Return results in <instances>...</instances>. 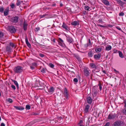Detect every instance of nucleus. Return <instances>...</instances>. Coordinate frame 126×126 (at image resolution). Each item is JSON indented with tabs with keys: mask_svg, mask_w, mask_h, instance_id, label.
<instances>
[{
	"mask_svg": "<svg viewBox=\"0 0 126 126\" xmlns=\"http://www.w3.org/2000/svg\"><path fill=\"white\" fill-rule=\"evenodd\" d=\"M84 75L87 78H89L91 71L87 67H85L83 70Z\"/></svg>",
	"mask_w": 126,
	"mask_h": 126,
	"instance_id": "f03ea898",
	"label": "nucleus"
},
{
	"mask_svg": "<svg viewBox=\"0 0 126 126\" xmlns=\"http://www.w3.org/2000/svg\"><path fill=\"white\" fill-rule=\"evenodd\" d=\"M102 71L104 73V74H106V71L105 70H102Z\"/></svg>",
	"mask_w": 126,
	"mask_h": 126,
	"instance_id": "680f3d73",
	"label": "nucleus"
},
{
	"mask_svg": "<svg viewBox=\"0 0 126 126\" xmlns=\"http://www.w3.org/2000/svg\"><path fill=\"white\" fill-rule=\"evenodd\" d=\"M118 53L120 57L121 58H123L124 57V56L121 51H119Z\"/></svg>",
	"mask_w": 126,
	"mask_h": 126,
	"instance_id": "cd10ccee",
	"label": "nucleus"
},
{
	"mask_svg": "<svg viewBox=\"0 0 126 126\" xmlns=\"http://www.w3.org/2000/svg\"><path fill=\"white\" fill-rule=\"evenodd\" d=\"M123 125V122L120 121H116L113 124V126H120Z\"/></svg>",
	"mask_w": 126,
	"mask_h": 126,
	"instance_id": "20e7f679",
	"label": "nucleus"
},
{
	"mask_svg": "<svg viewBox=\"0 0 126 126\" xmlns=\"http://www.w3.org/2000/svg\"><path fill=\"white\" fill-rule=\"evenodd\" d=\"M11 8L12 9H13L15 7V4L13 3H11L10 5Z\"/></svg>",
	"mask_w": 126,
	"mask_h": 126,
	"instance_id": "473e14b6",
	"label": "nucleus"
},
{
	"mask_svg": "<svg viewBox=\"0 0 126 126\" xmlns=\"http://www.w3.org/2000/svg\"><path fill=\"white\" fill-rule=\"evenodd\" d=\"M1 126H5V124L3 123H1Z\"/></svg>",
	"mask_w": 126,
	"mask_h": 126,
	"instance_id": "052dcab7",
	"label": "nucleus"
},
{
	"mask_svg": "<svg viewBox=\"0 0 126 126\" xmlns=\"http://www.w3.org/2000/svg\"><path fill=\"white\" fill-rule=\"evenodd\" d=\"M39 56L40 57H44L45 55L44 54H39Z\"/></svg>",
	"mask_w": 126,
	"mask_h": 126,
	"instance_id": "4d7b16f0",
	"label": "nucleus"
},
{
	"mask_svg": "<svg viewBox=\"0 0 126 126\" xmlns=\"http://www.w3.org/2000/svg\"><path fill=\"white\" fill-rule=\"evenodd\" d=\"M46 71V69L44 68H42L41 70V72L43 73H45Z\"/></svg>",
	"mask_w": 126,
	"mask_h": 126,
	"instance_id": "e433bc0d",
	"label": "nucleus"
},
{
	"mask_svg": "<svg viewBox=\"0 0 126 126\" xmlns=\"http://www.w3.org/2000/svg\"><path fill=\"white\" fill-rule=\"evenodd\" d=\"M91 45V40L90 39H88V46H90Z\"/></svg>",
	"mask_w": 126,
	"mask_h": 126,
	"instance_id": "3c124183",
	"label": "nucleus"
},
{
	"mask_svg": "<svg viewBox=\"0 0 126 126\" xmlns=\"http://www.w3.org/2000/svg\"><path fill=\"white\" fill-rule=\"evenodd\" d=\"M14 107L16 109L19 110H22L24 109V108L22 107L21 106H14Z\"/></svg>",
	"mask_w": 126,
	"mask_h": 126,
	"instance_id": "aec40b11",
	"label": "nucleus"
},
{
	"mask_svg": "<svg viewBox=\"0 0 126 126\" xmlns=\"http://www.w3.org/2000/svg\"><path fill=\"white\" fill-rule=\"evenodd\" d=\"M32 65L35 66H37V63H36L34 62L32 63Z\"/></svg>",
	"mask_w": 126,
	"mask_h": 126,
	"instance_id": "603ef678",
	"label": "nucleus"
},
{
	"mask_svg": "<svg viewBox=\"0 0 126 126\" xmlns=\"http://www.w3.org/2000/svg\"><path fill=\"white\" fill-rule=\"evenodd\" d=\"M74 56L79 61H80L81 60V58L78 55L76 54H74Z\"/></svg>",
	"mask_w": 126,
	"mask_h": 126,
	"instance_id": "b1692460",
	"label": "nucleus"
},
{
	"mask_svg": "<svg viewBox=\"0 0 126 126\" xmlns=\"http://www.w3.org/2000/svg\"><path fill=\"white\" fill-rule=\"evenodd\" d=\"M14 71L16 73H21L23 70V66H17L15 67L14 69Z\"/></svg>",
	"mask_w": 126,
	"mask_h": 126,
	"instance_id": "f257e3e1",
	"label": "nucleus"
},
{
	"mask_svg": "<svg viewBox=\"0 0 126 126\" xmlns=\"http://www.w3.org/2000/svg\"><path fill=\"white\" fill-rule=\"evenodd\" d=\"M54 43H55V39L54 38L53 39V40H52Z\"/></svg>",
	"mask_w": 126,
	"mask_h": 126,
	"instance_id": "0e129e2a",
	"label": "nucleus"
},
{
	"mask_svg": "<svg viewBox=\"0 0 126 126\" xmlns=\"http://www.w3.org/2000/svg\"><path fill=\"white\" fill-rule=\"evenodd\" d=\"M90 107V106L89 105L87 104L85 106V109L84 110V112L85 113H86L88 112V109H89Z\"/></svg>",
	"mask_w": 126,
	"mask_h": 126,
	"instance_id": "412c9836",
	"label": "nucleus"
},
{
	"mask_svg": "<svg viewBox=\"0 0 126 126\" xmlns=\"http://www.w3.org/2000/svg\"><path fill=\"white\" fill-rule=\"evenodd\" d=\"M124 15V13L123 12L120 13L119 14V16H123Z\"/></svg>",
	"mask_w": 126,
	"mask_h": 126,
	"instance_id": "8fccbe9b",
	"label": "nucleus"
},
{
	"mask_svg": "<svg viewBox=\"0 0 126 126\" xmlns=\"http://www.w3.org/2000/svg\"><path fill=\"white\" fill-rule=\"evenodd\" d=\"M97 26H99L101 27L105 28V27H106L105 26H103V25H100V24H97Z\"/></svg>",
	"mask_w": 126,
	"mask_h": 126,
	"instance_id": "79ce46f5",
	"label": "nucleus"
},
{
	"mask_svg": "<svg viewBox=\"0 0 126 126\" xmlns=\"http://www.w3.org/2000/svg\"><path fill=\"white\" fill-rule=\"evenodd\" d=\"M98 21H99V23L103 22V21L102 20L101 18L99 19L98 20Z\"/></svg>",
	"mask_w": 126,
	"mask_h": 126,
	"instance_id": "864d4df0",
	"label": "nucleus"
},
{
	"mask_svg": "<svg viewBox=\"0 0 126 126\" xmlns=\"http://www.w3.org/2000/svg\"><path fill=\"white\" fill-rule=\"evenodd\" d=\"M102 49V48L101 47H97L95 48V51L97 52H100Z\"/></svg>",
	"mask_w": 126,
	"mask_h": 126,
	"instance_id": "5701e85b",
	"label": "nucleus"
},
{
	"mask_svg": "<svg viewBox=\"0 0 126 126\" xmlns=\"http://www.w3.org/2000/svg\"><path fill=\"white\" fill-rule=\"evenodd\" d=\"M20 59L21 60H23V59L21 58H20Z\"/></svg>",
	"mask_w": 126,
	"mask_h": 126,
	"instance_id": "774afa93",
	"label": "nucleus"
},
{
	"mask_svg": "<svg viewBox=\"0 0 126 126\" xmlns=\"http://www.w3.org/2000/svg\"><path fill=\"white\" fill-rule=\"evenodd\" d=\"M63 90L64 96L66 99H67L68 98L67 89L65 87L63 89Z\"/></svg>",
	"mask_w": 126,
	"mask_h": 126,
	"instance_id": "9d476101",
	"label": "nucleus"
},
{
	"mask_svg": "<svg viewBox=\"0 0 126 126\" xmlns=\"http://www.w3.org/2000/svg\"><path fill=\"white\" fill-rule=\"evenodd\" d=\"M58 40H59L58 41L59 44L61 46H63L64 44L63 41L60 38H59Z\"/></svg>",
	"mask_w": 126,
	"mask_h": 126,
	"instance_id": "ddd939ff",
	"label": "nucleus"
},
{
	"mask_svg": "<svg viewBox=\"0 0 126 126\" xmlns=\"http://www.w3.org/2000/svg\"><path fill=\"white\" fill-rule=\"evenodd\" d=\"M7 101L10 102V103H12L13 102V101L12 99L11 98H8L7 99Z\"/></svg>",
	"mask_w": 126,
	"mask_h": 126,
	"instance_id": "a19ab883",
	"label": "nucleus"
},
{
	"mask_svg": "<svg viewBox=\"0 0 126 126\" xmlns=\"http://www.w3.org/2000/svg\"><path fill=\"white\" fill-rule=\"evenodd\" d=\"M30 68H31V69L32 70H33V69H34L35 68L34 67L32 66H30Z\"/></svg>",
	"mask_w": 126,
	"mask_h": 126,
	"instance_id": "13d9d810",
	"label": "nucleus"
},
{
	"mask_svg": "<svg viewBox=\"0 0 126 126\" xmlns=\"http://www.w3.org/2000/svg\"><path fill=\"white\" fill-rule=\"evenodd\" d=\"M9 7H7L5 9L4 11V16H6L8 15L9 11Z\"/></svg>",
	"mask_w": 126,
	"mask_h": 126,
	"instance_id": "6e6552de",
	"label": "nucleus"
},
{
	"mask_svg": "<svg viewBox=\"0 0 126 126\" xmlns=\"http://www.w3.org/2000/svg\"><path fill=\"white\" fill-rule=\"evenodd\" d=\"M48 66L52 68H53L54 67V65L51 63H49V64Z\"/></svg>",
	"mask_w": 126,
	"mask_h": 126,
	"instance_id": "f704fd0d",
	"label": "nucleus"
},
{
	"mask_svg": "<svg viewBox=\"0 0 126 126\" xmlns=\"http://www.w3.org/2000/svg\"><path fill=\"white\" fill-rule=\"evenodd\" d=\"M92 96L93 99H94V97H95L97 94L96 90L94 88H93L92 89Z\"/></svg>",
	"mask_w": 126,
	"mask_h": 126,
	"instance_id": "f8f14e48",
	"label": "nucleus"
},
{
	"mask_svg": "<svg viewBox=\"0 0 126 126\" xmlns=\"http://www.w3.org/2000/svg\"><path fill=\"white\" fill-rule=\"evenodd\" d=\"M92 99L90 97H87L86 98V101L87 103L89 104H91L92 101Z\"/></svg>",
	"mask_w": 126,
	"mask_h": 126,
	"instance_id": "9b49d317",
	"label": "nucleus"
},
{
	"mask_svg": "<svg viewBox=\"0 0 126 126\" xmlns=\"http://www.w3.org/2000/svg\"><path fill=\"white\" fill-rule=\"evenodd\" d=\"M123 113L126 115V108L124 109L123 110Z\"/></svg>",
	"mask_w": 126,
	"mask_h": 126,
	"instance_id": "de8ad7c7",
	"label": "nucleus"
},
{
	"mask_svg": "<svg viewBox=\"0 0 126 126\" xmlns=\"http://www.w3.org/2000/svg\"><path fill=\"white\" fill-rule=\"evenodd\" d=\"M25 42L28 47L29 48H30L31 47V44L28 41V39L27 37L26 36V37Z\"/></svg>",
	"mask_w": 126,
	"mask_h": 126,
	"instance_id": "4468645a",
	"label": "nucleus"
},
{
	"mask_svg": "<svg viewBox=\"0 0 126 126\" xmlns=\"http://www.w3.org/2000/svg\"><path fill=\"white\" fill-rule=\"evenodd\" d=\"M10 45L12 47H15V44L13 43H10Z\"/></svg>",
	"mask_w": 126,
	"mask_h": 126,
	"instance_id": "72a5a7b5",
	"label": "nucleus"
},
{
	"mask_svg": "<svg viewBox=\"0 0 126 126\" xmlns=\"http://www.w3.org/2000/svg\"><path fill=\"white\" fill-rule=\"evenodd\" d=\"M4 10V8L3 6H0V12L1 13H3Z\"/></svg>",
	"mask_w": 126,
	"mask_h": 126,
	"instance_id": "7c9ffc66",
	"label": "nucleus"
},
{
	"mask_svg": "<svg viewBox=\"0 0 126 126\" xmlns=\"http://www.w3.org/2000/svg\"><path fill=\"white\" fill-rule=\"evenodd\" d=\"M7 29L11 33H15L16 31V29L15 28L14 26H12L8 27Z\"/></svg>",
	"mask_w": 126,
	"mask_h": 126,
	"instance_id": "7ed1b4c3",
	"label": "nucleus"
},
{
	"mask_svg": "<svg viewBox=\"0 0 126 126\" xmlns=\"http://www.w3.org/2000/svg\"><path fill=\"white\" fill-rule=\"evenodd\" d=\"M11 87L14 90H15L16 89L15 86L13 85H11Z\"/></svg>",
	"mask_w": 126,
	"mask_h": 126,
	"instance_id": "6e6d98bb",
	"label": "nucleus"
},
{
	"mask_svg": "<svg viewBox=\"0 0 126 126\" xmlns=\"http://www.w3.org/2000/svg\"><path fill=\"white\" fill-rule=\"evenodd\" d=\"M94 53L92 51H89L88 53V55L89 57H92Z\"/></svg>",
	"mask_w": 126,
	"mask_h": 126,
	"instance_id": "4be33fe9",
	"label": "nucleus"
},
{
	"mask_svg": "<svg viewBox=\"0 0 126 126\" xmlns=\"http://www.w3.org/2000/svg\"><path fill=\"white\" fill-rule=\"evenodd\" d=\"M119 51H118L116 49H114L113 50V53H119Z\"/></svg>",
	"mask_w": 126,
	"mask_h": 126,
	"instance_id": "37998d69",
	"label": "nucleus"
},
{
	"mask_svg": "<svg viewBox=\"0 0 126 126\" xmlns=\"http://www.w3.org/2000/svg\"><path fill=\"white\" fill-rule=\"evenodd\" d=\"M123 103L124 104V106L125 108H126V99H124V102Z\"/></svg>",
	"mask_w": 126,
	"mask_h": 126,
	"instance_id": "09e8293b",
	"label": "nucleus"
},
{
	"mask_svg": "<svg viewBox=\"0 0 126 126\" xmlns=\"http://www.w3.org/2000/svg\"><path fill=\"white\" fill-rule=\"evenodd\" d=\"M56 5V4L55 3H54L53 4H52L51 5L52 6H55Z\"/></svg>",
	"mask_w": 126,
	"mask_h": 126,
	"instance_id": "bf43d9fd",
	"label": "nucleus"
},
{
	"mask_svg": "<svg viewBox=\"0 0 126 126\" xmlns=\"http://www.w3.org/2000/svg\"><path fill=\"white\" fill-rule=\"evenodd\" d=\"M117 3L119 4L120 6H123L125 4V2L122 1L121 0H116Z\"/></svg>",
	"mask_w": 126,
	"mask_h": 126,
	"instance_id": "f3484780",
	"label": "nucleus"
},
{
	"mask_svg": "<svg viewBox=\"0 0 126 126\" xmlns=\"http://www.w3.org/2000/svg\"><path fill=\"white\" fill-rule=\"evenodd\" d=\"M48 89V91L49 93H51L53 92L54 91V90L53 87H50L49 89L48 88V87H46Z\"/></svg>",
	"mask_w": 126,
	"mask_h": 126,
	"instance_id": "dca6fc26",
	"label": "nucleus"
},
{
	"mask_svg": "<svg viewBox=\"0 0 126 126\" xmlns=\"http://www.w3.org/2000/svg\"><path fill=\"white\" fill-rule=\"evenodd\" d=\"M111 46L110 45H109L107 46L106 47L105 50H106L109 51L111 49Z\"/></svg>",
	"mask_w": 126,
	"mask_h": 126,
	"instance_id": "a878e982",
	"label": "nucleus"
},
{
	"mask_svg": "<svg viewBox=\"0 0 126 126\" xmlns=\"http://www.w3.org/2000/svg\"><path fill=\"white\" fill-rule=\"evenodd\" d=\"M110 125V123L109 122H107L104 125V126H109Z\"/></svg>",
	"mask_w": 126,
	"mask_h": 126,
	"instance_id": "5fc2aeb1",
	"label": "nucleus"
},
{
	"mask_svg": "<svg viewBox=\"0 0 126 126\" xmlns=\"http://www.w3.org/2000/svg\"><path fill=\"white\" fill-rule=\"evenodd\" d=\"M102 2L106 6H108L110 5L109 2L107 0H102Z\"/></svg>",
	"mask_w": 126,
	"mask_h": 126,
	"instance_id": "a211bd4d",
	"label": "nucleus"
},
{
	"mask_svg": "<svg viewBox=\"0 0 126 126\" xmlns=\"http://www.w3.org/2000/svg\"><path fill=\"white\" fill-rule=\"evenodd\" d=\"M62 27L66 30H69V28L68 26L66 24H65L64 22L63 23Z\"/></svg>",
	"mask_w": 126,
	"mask_h": 126,
	"instance_id": "6ab92c4d",
	"label": "nucleus"
},
{
	"mask_svg": "<svg viewBox=\"0 0 126 126\" xmlns=\"http://www.w3.org/2000/svg\"><path fill=\"white\" fill-rule=\"evenodd\" d=\"M89 8H90L88 6H84V9L85 10L88 11Z\"/></svg>",
	"mask_w": 126,
	"mask_h": 126,
	"instance_id": "c9c22d12",
	"label": "nucleus"
},
{
	"mask_svg": "<svg viewBox=\"0 0 126 126\" xmlns=\"http://www.w3.org/2000/svg\"><path fill=\"white\" fill-rule=\"evenodd\" d=\"M20 1L19 0H17L16 3V5L17 6L19 5L20 4Z\"/></svg>",
	"mask_w": 126,
	"mask_h": 126,
	"instance_id": "ea45409f",
	"label": "nucleus"
},
{
	"mask_svg": "<svg viewBox=\"0 0 126 126\" xmlns=\"http://www.w3.org/2000/svg\"><path fill=\"white\" fill-rule=\"evenodd\" d=\"M6 50L7 51L10 52L11 51L12 49L10 46H8L6 47Z\"/></svg>",
	"mask_w": 126,
	"mask_h": 126,
	"instance_id": "bb28decb",
	"label": "nucleus"
},
{
	"mask_svg": "<svg viewBox=\"0 0 126 126\" xmlns=\"http://www.w3.org/2000/svg\"><path fill=\"white\" fill-rule=\"evenodd\" d=\"M28 24H27L24 21V31L26 30L27 29V27Z\"/></svg>",
	"mask_w": 126,
	"mask_h": 126,
	"instance_id": "c756f323",
	"label": "nucleus"
},
{
	"mask_svg": "<svg viewBox=\"0 0 126 126\" xmlns=\"http://www.w3.org/2000/svg\"><path fill=\"white\" fill-rule=\"evenodd\" d=\"M116 28L118 29V30L121 31V32H124L118 26H116Z\"/></svg>",
	"mask_w": 126,
	"mask_h": 126,
	"instance_id": "c03bdc74",
	"label": "nucleus"
},
{
	"mask_svg": "<svg viewBox=\"0 0 126 126\" xmlns=\"http://www.w3.org/2000/svg\"><path fill=\"white\" fill-rule=\"evenodd\" d=\"M47 14H45L43 15H41L40 16V17L41 18H42L44 17L45 16H47Z\"/></svg>",
	"mask_w": 126,
	"mask_h": 126,
	"instance_id": "58836bf2",
	"label": "nucleus"
},
{
	"mask_svg": "<svg viewBox=\"0 0 126 126\" xmlns=\"http://www.w3.org/2000/svg\"><path fill=\"white\" fill-rule=\"evenodd\" d=\"M78 79H77L76 78H75L74 79H73V81L75 83H77L78 82Z\"/></svg>",
	"mask_w": 126,
	"mask_h": 126,
	"instance_id": "49530a36",
	"label": "nucleus"
},
{
	"mask_svg": "<svg viewBox=\"0 0 126 126\" xmlns=\"http://www.w3.org/2000/svg\"><path fill=\"white\" fill-rule=\"evenodd\" d=\"M30 106L29 105H27L26 106L25 109L27 110H29L30 109Z\"/></svg>",
	"mask_w": 126,
	"mask_h": 126,
	"instance_id": "2f4dec72",
	"label": "nucleus"
},
{
	"mask_svg": "<svg viewBox=\"0 0 126 126\" xmlns=\"http://www.w3.org/2000/svg\"><path fill=\"white\" fill-rule=\"evenodd\" d=\"M18 17L17 16H15L12 18L11 20V21L13 23H16L18 21Z\"/></svg>",
	"mask_w": 126,
	"mask_h": 126,
	"instance_id": "39448f33",
	"label": "nucleus"
},
{
	"mask_svg": "<svg viewBox=\"0 0 126 126\" xmlns=\"http://www.w3.org/2000/svg\"><path fill=\"white\" fill-rule=\"evenodd\" d=\"M12 80V81L16 85L17 87L18 88V85L17 81L14 80Z\"/></svg>",
	"mask_w": 126,
	"mask_h": 126,
	"instance_id": "c85d7f7f",
	"label": "nucleus"
},
{
	"mask_svg": "<svg viewBox=\"0 0 126 126\" xmlns=\"http://www.w3.org/2000/svg\"><path fill=\"white\" fill-rule=\"evenodd\" d=\"M116 116V115L115 113L113 114L110 113L109 115L108 118L110 120L114 119L115 118Z\"/></svg>",
	"mask_w": 126,
	"mask_h": 126,
	"instance_id": "423d86ee",
	"label": "nucleus"
},
{
	"mask_svg": "<svg viewBox=\"0 0 126 126\" xmlns=\"http://www.w3.org/2000/svg\"><path fill=\"white\" fill-rule=\"evenodd\" d=\"M66 40L67 41L70 43L73 42V40L72 38L69 36H66Z\"/></svg>",
	"mask_w": 126,
	"mask_h": 126,
	"instance_id": "0eeeda50",
	"label": "nucleus"
},
{
	"mask_svg": "<svg viewBox=\"0 0 126 126\" xmlns=\"http://www.w3.org/2000/svg\"><path fill=\"white\" fill-rule=\"evenodd\" d=\"M90 66L92 68H96V66L94 63H91L90 64Z\"/></svg>",
	"mask_w": 126,
	"mask_h": 126,
	"instance_id": "393cba45",
	"label": "nucleus"
},
{
	"mask_svg": "<svg viewBox=\"0 0 126 126\" xmlns=\"http://www.w3.org/2000/svg\"><path fill=\"white\" fill-rule=\"evenodd\" d=\"M63 5L62 3H60V6L61 7H62Z\"/></svg>",
	"mask_w": 126,
	"mask_h": 126,
	"instance_id": "69168bd1",
	"label": "nucleus"
},
{
	"mask_svg": "<svg viewBox=\"0 0 126 126\" xmlns=\"http://www.w3.org/2000/svg\"><path fill=\"white\" fill-rule=\"evenodd\" d=\"M72 25H73L74 26H76L77 25H79V22L77 21H74L72 22L71 23Z\"/></svg>",
	"mask_w": 126,
	"mask_h": 126,
	"instance_id": "2eb2a0df",
	"label": "nucleus"
},
{
	"mask_svg": "<svg viewBox=\"0 0 126 126\" xmlns=\"http://www.w3.org/2000/svg\"><path fill=\"white\" fill-rule=\"evenodd\" d=\"M101 84L100 82H99L98 84V85L99 87L100 90L101 91L102 90V87Z\"/></svg>",
	"mask_w": 126,
	"mask_h": 126,
	"instance_id": "4c0bfd02",
	"label": "nucleus"
},
{
	"mask_svg": "<svg viewBox=\"0 0 126 126\" xmlns=\"http://www.w3.org/2000/svg\"><path fill=\"white\" fill-rule=\"evenodd\" d=\"M40 29V28L39 27L36 28L35 29L34 31L36 32H37Z\"/></svg>",
	"mask_w": 126,
	"mask_h": 126,
	"instance_id": "a18cd8bd",
	"label": "nucleus"
},
{
	"mask_svg": "<svg viewBox=\"0 0 126 126\" xmlns=\"http://www.w3.org/2000/svg\"><path fill=\"white\" fill-rule=\"evenodd\" d=\"M114 71L116 72L117 73H119V72L117 71L115 69H114Z\"/></svg>",
	"mask_w": 126,
	"mask_h": 126,
	"instance_id": "e2e57ef3",
	"label": "nucleus"
},
{
	"mask_svg": "<svg viewBox=\"0 0 126 126\" xmlns=\"http://www.w3.org/2000/svg\"><path fill=\"white\" fill-rule=\"evenodd\" d=\"M82 122V120H80V121L79 124L80 123H81Z\"/></svg>",
	"mask_w": 126,
	"mask_h": 126,
	"instance_id": "338daca9",
	"label": "nucleus"
},
{
	"mask_svg": "<svg viewBox=\"0 0 126 126\" xmlns=\"http://www.w3.org/2000/svg\"><path fill=\"white\" fill-rule=\"evenodd\" d=\"M101 57V54L100 53H98L94 55V58L96 60H98Z\"/></svg>",
	"mask_w": 126,
	"mask_h": 126,
	"instance_id": "1a4fd4ad",
	"label": "nucleus"
}]
</instances>
